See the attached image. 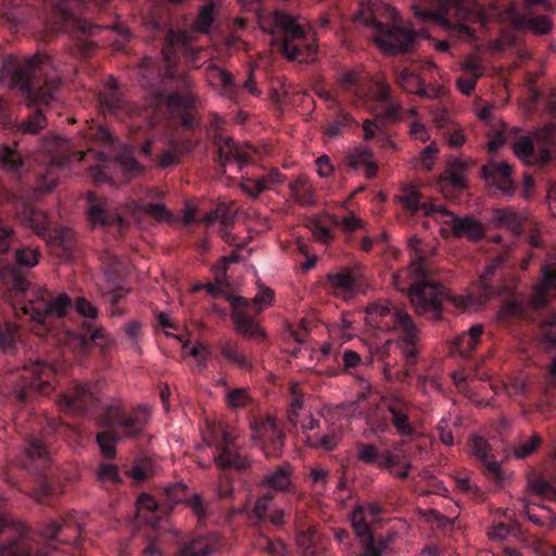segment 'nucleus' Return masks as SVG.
<instances>
[{
  "label": "nucleus",
  "mask_w": 556,
  "mask_h": 556,
  "mask_svg": "<svg viewBox=\"0 0 556 556\" xmlns=\"http://www.w3.org/2000/svg\"><path fill=\"white\" fill-rule=\"evenodd\" d=\"M495 220L498 226H505L511 229L514 232H518L519 229V218L511 211L507 208H498L494 212Z\"/></svg>",
  "instance_id": "obj_57"
},
{
  "label": "nucleus",
  "mask_w": 556,
  "mask_h": 556,
  "mask_svg": "<svg viewBox=\"0 0 556 556\" xmlns=\"http://www.w3.org/2000/svg\"><path fill=\"white\" fill-rule=\"evenodd\" d=\"M215 5L210 3L204 5L200 12L197 21L194 22L193 28L198 31L207 33L213 23V13Z\"/></svg>",
  "instance_id": "obj_59"
},
{
  "label": "nucleus",
  "mask_w": 556,
  "mask_h": 556,
  "mask_svg": "<svg viewBox=\"0 0 556 556\" xmlns=\"http://www.w3.org/2000/svg\"><path fill=\"white\" fill-rule=\"evenodd\" d=\"M213 551L214 547L207 538H198L184 544L176 556H206Z\"/></svg>",
  "instance_id": "obj_38"
},
{
  "label": "nucleus",
  "mask_w": 556,
  "mask_h": 556,
  "mask_svg": "<svg viewBox=\"0 0 556 556\" xmlns=\"http://www.w3.org/2000/svg\"><path fill=\"white\" fill-rule=\"evenodd\" d=\"M367 324L386 332H396L397 340L389 339L376 348L375 355L384 363V374L392 367V356L400 351L406 363L417 357L419 331L408 312L403 307L392 306L389 302L371 304L366 309Z\"/></svg>",
  "instance_id": "obj_1"
},
{
  "label": "nucleus",
  "mask_w": 556,
  "mask_h": 556,
  "mask_svg": "<svg viewBox=\"0 0 556 556\" xmlns=\"http://www.w3.org/2000/svg\"><path fill=\"white\" fill-rule=\"evenodd\" d=\"M150 93L153 97L155 105H159L164 100L166 105L174 110L188 109L193 105L195 100L194 96L189 91H185L181 94L174 92L165 96L162 91L151 89Z\"/></svg>",
  "instance_id": "obj_29"
},
{
  "label": "nucleus",
  "mask_w": 556,
  "mask_h": 556,
  "mask_svg": "<svg viewBox=\"0 0 556 556\" xmlns=\"http://www.w3.org/2000/svg\"><path fill=\"white\" fill-rule=\"evenodd\" d=\"M319 427V421L314 418V416L308 412L301 418L298 427H294L298 431H301L304 435V441L307 445L313 447H321L326 451H331L337 445V435L334 433L331 434H309V431H313Z\"/></svg>",
  "instance_id": "obj_20"
},
{
  "label": "nucleus",
  "mask_w": 556,
  "mask_h": 556,
  "mask_svg": "<svg viewBox=\"0 0 556 556\" xmlns=\"http://www.w3.org/2000/svg\"><path fill=\"white\" fill-rule=\"evenodd\" d=\"M116 162L125 175H135L140 173L142 169L141 165L127 150H124L118 154Z\"/></svg>",
  "instance_id": "obj_55"
},
{
  "label": "nucleus",
  "mask_w": 556,
  "mask_h": 556,
  "mask_svg": "<svg viewBox=\"0 0 556 556\" xmlns=\"http://www.w3.org/2000/svg\"><path fill=\"white\" fill-rule=\"evenodd\" d=\"M396 83L405 92L415 93L419 97L435 99L440 94V88H426L421 78L407 70L396 72Z\"/></svg>",
  "instance_id": "obj_24"
},
{
  "label": "nucleus",
  "mask_w": 556,
  "mask_h": 556,
  "mask_svg": "<svg viewBox=\"0 0 556 556\" xmlns=\"http://www.w3.org/2000/svg\"><path fill=\"white\" fill-rule=\"evenodd\" d=\"M394 201L412 213L422 211L425 216L426 206H433L432 204L422 202L421 194L413 187L403 188L401 193L394 198Z\"/></svg>",
  "instance_id": "obj_32"
},
{
  "label": "nucleus",
  "mask_w": 556,
  "mask_h": 556,
  "mask_svg": "<svg viewBox=\"0 0 556 556\" xmlns=\"http://www.w3.org/2000/svg\"><path fill=\"white\" fill-rule=\"evenodd\" d=\"M412 9L415 16L418 17L422 23L428 20H433L445 30L456 36L457 38L471 39L473 37V30L471 28L460 22L452 23L447 20L446 16L452 9H455V15L457 16L458 21L472 22L475 4L468 7L458 3L455 0H441L440 8L437 11L428 9L421 10L417 4H414Z\"/></svg>",
  "instance_id": "obj_7"
},
{
  "label": "nucleus",
  "mask_w": 556,
  "mask_h": 556,
  "mask_svg": "<svg viewBox=\"0 0 556 556\" xmlns=\"http://www.w3.org/2000/svg\"><path fill=\"white\" fill-rule=\"evenodd\" d=\"M317 541V531L314 526L301 529L299 527L296 534V542L303 548L304 552L311 553L312 548Z\"/></svg>",
  "instance_id": "obj_53"
},
{
  "label": "nucleus",
  "mask_w": 556,
  "mask_h": 556,
  "mask_svg": "<svg viewBox=\"0 0 556 556\" xmlns=\"http://www.w3.org/2000/svg\"><path fill=\"white\" fill-rule=\"evenodd\" d=\"M416 37L415 31L403 27L378 25V31L375 34L374 40L386 53L407 52L413 48Z\"/></svg>",
  "instance_id": "obj_14"
},
{
  "label": "nucleus",
  "mask_w": 556,
  "mask_h": 556,
  "mask_svg": "<svg viewBox=\"0 0 556 556\" xmlns=\"http://www.w3.org/2000/svg\"><path fill=\"white\" fill-rule=\"evenodd\" d=\"M252 439L261 443L264 454L277 457L283 446V434L271 416L254 417L251 420Z\"/></svg>",
  "instance_id": "obj_13"
},
{
  "label": "nucleus",
  "mask_w": 556,
  "mask_h": 556,
  "mask_svg": "<svg viewBox=\"0 0 556 556\" xmlns=\"http://www.w3.org/2000/svg\"><path fill=\"white\" fill-rule=\"evenodd\" d=\"M520 502L523 505V513L533 523L546 527L548 529H553L556 527V516L553 515L546 507H541L543 514L536 516L535 514H532L530 511L529 503L526 498H521Z\"/></svg>",
  "instance_id": "obj_43"
},
{
  "label": "nucleus",
  "mask_w": 556,
  "mask_h": 556,
  "mask_svg": "<svg viewBox=\"0 0 556 556\" xmlns=\"http://www.w3.org/2000/svg\"><path fill=\"white\" fill-rule=\"evenodd\" d=\"M291 473L292 469L289 465L277 467L264 476L262 485L275 491H286L291 485Z\"/></svg>",
  "instance_id": "obj_30"
},
{
  "label": "nucleus",
  "mask_w": 556,
  "mask_h": 556,
  "mask_svg": "<svg viewBox=\"0 0 556 556\" xmlns=\"http://www.w3.org/2000/svg\"><path fill=\"white\" fill-rule=\"evenodd\" d=\"M0 163L7 170L16 175L21 174L23 163L18 152L15 149L9 147H0Z\"/></svg>",
  "instance_id": "obj_40"
},
{
  "label": "nucleus",
  "mask_w": 556,
  "mask_h": 556,
  "mask_svg": "<svg viewBox=\"0 0 556 556\" xmlns=\"http://www.w3.org/2000/svg\"><path fill=\"white\" fill-rule=\"evenodd\" d=\"M471 453L475 457L480 459L485 466L486 470L494 476L498 481L503 479L500 463L491 454V446L483 438L475 437L471 443Z\"/></svg>",
  "instance_id": "obj_27"
},
{
  "label": "nucleus",
  "mask_w": 556,
  "mask_h": 556,
  "mask_svg": "<svg viewBox=\"0 0 556 556\" xmlns=\"http://www.w3.org/2000/svg\"><path fill=\"white\" fill-rule=\"evenodd\" d=\"M483 330V326L477 324L470 327L468 331L463 332L456 338L454 345L460 356H468L476 349Z\"/></svg>",
  "instance_id": "obj_28"
},
{
  "label": "nucleus",
  "mask_w": 556,
  "mask_h": 556,
  "mask_svg": "<svg viewBox=\"0 0 556 556\" xmlns=\"http://www.w3.org/2000/svg\"><path fill=\"white\" fill-rule=\"evenodd\" d=\"M119 438L111 431H103L97 434V442L104 457L112 458L115 455V442Z\"/></svg>",
  "instance_id": "obj_56"
},
{
  "label": "nucleus",
  "mask_w": 556,
  "mask_h": 556,
  "mask_svg": "<svg viewBox=\"0 0 556 556\" xmlns=\"http://www.w3.org/2000/svg\"><path fill=\"white\" fill-rule=\"evenodd\" d=\"M293 199L301 205L315 204L314 189L306 176L300 175L289 185Z\"/></svg>",
  "instance_id": "obj_34"
},
{
  "label": "nucleus",
  "mask_w": 556,
  "mask_h": 556,
  "mask_svg": "<svg viewBox=\"0 0 556 556\" xmlns=\"http://www.w3.org/2000/svg\"><path fill=\"white\" fill-rule=\"evenodd\" d=\"M382 410H386L383 402L367 418L368 426L376 433L384 432L389 427L388 418L382 415Z\"/></svg>",
  "instance_id": "obj_62"
},
{
  "label": "nucleus",
  "mask_w": 556,
  "mask_h": 556,
  "mask_svg": "<svg viewBox=\"0 0 556 556\" xmlns=\"http://www.w3.org/2000/svg\"><path fill=\"white\" fill-rule=\"evenodd\" d=\"M264 33L271 36L270 45L278 46L282 55L289 61L311 62L317 46L307 39V34L299 20L281 11L260 22Z\"/></svg>",
  "instance_id": "obj_5"
},
{
  "label": "nucleus",
  "mask_w": 556,
  "mask_h": 556,
  "mask_svg": "<svg viewBox=\"0 0 556 556\" xmlns=\"http://www.w3.org/2000/svg\"><path fill=\"white\" fill-rule=\"evenodd\" d=\"M333 292L337 295L349 298L353 295L358 286V275L352 269H342L327 276Z\"/></svg>",
  "instance_id": "obj_25"
},
{
  "label": "nucleus",
  "mask_w": 556,
  "mask_h": 556,
  "mask_svg": "<svg viewBox=\"0 0 556 556\" xmlns=\"http://www.w3.org/2000/svg\"><path fill=\"white\" fill-rule=\"evenodd\" d=\"M264 33L271 36L270 45L278 46L282 55L289 61L311 62L317 46L307 39V34L299 20L281 11L260 22Z\"/></svg>",
  "instance_id": "obj_4"
},
{
  "label": "nucleus",
  "mask_w": 556,
  "mask_h": 556,
  "mask_svg": "<svg viewBox=\"0 0 556 556\" xmlns=\"http://www.w3.org/2000/svg\"><path fill=\"white\" fill-rule=\"evenodd\" d=\"M514 27L516 29L527 28L535 35H545L552 30V22L545 15H539L528 18H517L514 21Z\"/></svg>",
  "instance_id": "obj_36"
},
{
  "label": "nucleus",
  "mask_w": 556,
  "mask_h": 556,
  "mask_svg": "<svg viewBox=\"0 0 556 556\" xmlns=\"http://www.w3.org/2000/svg\"><path fill=\"white\" fill-rule=\"evenodd\" d=\"M26 223L37 235L46 239V232L50 223L45 212L38 210L29 211Z\"/></svg>",
  "instance_id": "obj_47"
},
{
  "label": "nucleus",
  "mask_w": 556,
  "mask_h": 556,
  "mask_svg": "<svg viewBox=\"0 0 556 556\" xmlns=\"http://www.w3.org/2000/svg\"><path fill=\"white\" fill-rule=\"evenodd\" d=\"M108 1L109 0H58L54 11L63 21L62 28L71 31L77 40L84 41V46H87L89 43L85 41L83 36H93L100 27L96 24L88 23L86 20L74 17L72 9L88 2H94L96 5H99Z\"/></svg>",
  "instance_id": "obj_12"
},
{
  "label": "nucleus",
  "mask_w": 556,
  "mask_h": 556,
  "mask_svg": "<svg viewBox=\"0 0 556 556\" xmlns=\"http://www.w3.org/2000/svg\"><path fill=\"white\" fill-rule=\"evenodd\" d=\"M215 463L220 469L236 468L243 469L250 464V460L245 456H241L232 447H223L218 456L214 457Z\"/></svg>",
  "instance_id": "obj_35"
},
{
  "label": "nucleus",
  "mask_w": 556,
  "mask_h": 556,
  "mask_svg": "<svg viewBox=\"0 0 556 556\" xmlns=\"http://www.w3.org/2000/svg\"><path fill=\"white\" fill-rule=\"evenodd\" d=\"M543 331V344L546 350H551L556 346V316H552L549 319L542 321Z\"/></svg>",
  "instance_id": "obj_60"
},
{
  "label": "nucleus",
  "mask_w": 556,
  "mask_h": 556,
  "mask_svg": "<svg viewBox=\"0 0 556 556\" xmlns=\"http://www.w3.org/2000/svg\"><path fill=\"white\" fill-rule=\"evenodd\" d=\"M542 443V438L534 433L528 440L519 442L513 447V453L517 458H526L532 455Z\"/></svg>",
  "instance_id": "obj_49"
},
{
  "label": "nucleus",
  "mask_w": 556,
  "mask_h": 556,
  "mask_svg": "<svg viewBox=\"0 0 556 556\" xmlns=\"http://www.w3.org/2000/svg\"><path fill=\"white\" fill-rule=\"evenodd\" d=\"M383 406L390 415L392 425L396 432L403 437H410L416 433L413 424L409 421L408 406L400 399L383 401Z\"/></svg>",
  "instance_id": "obj_21"
},
{
  "label": "nucleus",
  "mask_w": 556,
  "mask_h": 556,
  "mask_svg": "<svg viewBox=\"0 0 556 556\" xmlns=\"http://www.w3.org/2000/svg\"><path fill=\"white\" fill-rule=\"evenodd\" d=\"M207 80L211 85L220 88V92L225 97H232L236 86L232 76L225 70L217 66H210L207 72Z\"/></svg>",
  "instance_id": "obj_33"
},
{
  "label": "nucleus",
  "mask_w": 556,
  "mask_h": 556,
  "mask_svg": "<svg viewBox=\"0 0 556 556\" xmlns=\"http://www.w3.org/2000/svg\"><path fill=\"white\" fill-rule=\"evenodd\" d=\"M150 410L148 407H138L131 414L122 415L118 404L109 405L102 416L101 424L105 427L118 428L119 438H136L141 434L149 421Z\"/></svg>",
  "instance_id": "obj_11"
},
{
  "label": "nucleus",
  "mask_w": 556,
  "mask_h": 556,
  "mask_svg": "<svg viewBox=\"0 0 556 556\" xmlns=\"http://www.w3.org/2000/svg\"><path fill=\"white\" fill-rule=\"evenodd\" d=\"M527 490L531 495H536L544 500L556 501V485L546 481L542 477L535 476L529 479Z\"/></svg>",
  "instance_id": "obj_37"
},
{
  "label": "nucleus",
  "mask_w": 556,
  "mask_h": 556,
  "mask_svg": "<svg viewBox=\"0 0 556 556\" xmlns=\"http://www.w3.org/2000/svg\"><path fill=\"white\" fill-rule=\"evenodd\" d=\"M49 63L48 58L38 56L16 63V59L11 55L4 60L0 68V84L18 88L29 103L47 104L53 98L56 83L45 81L42 86L38 75L46 72Z\"/></svg>",
  "instance_id": "obj_3"
},
{
  "label": "nucleus",
  "mask_w": 556,
  "mask_h": 556,
  "mask_svg": "<svg viewBox=\"0 0 556 556\" xmlns=\"http://www.w3.org/2000/svg\"><path fill=\"white\" fill-rule=\"evenodd\" d=\"M285 180L286 176L277 168H273L263 177H242L241 188L250 197L257 198L264 191L270 190L273 186L282 185Z\"/></svg>",
  "instance_id": "obj_23"
},
{
  "label": "nucleus",
  "mask_w": 556,
  "mask_h": 556,
  "mask_svg": "<svg viewBox=\"0 0 556 556\" xmlns=\"http://www.w3.org/2000/svg\"><path fill=\"white\" fill-rule=\"evenodd\" d=\"M72 306L71 298L66 293H60L52 298L47 290H38L29 294L23 306L24 314L30 316L35 323L33 331L39 336H46L47 320L50 317H62Z\"/></svg>",
  "instance_id": "obj_6"
},
{
  "label": "nucleus",
  "mask_w": 556,
  "mask_h": 556,
  "mask_svg": "<svg viewBox=\"0 0 556 556\" xmlns=\"http://www.w3.org/2000/svg\"><path fill=\"white\" fill-rule=\"evenodd\" d=\"M20 533L21 530L15 523L5 516H0V548H4L7 542H13Z\"/></svg>",
  "instance_id": "obj_52"
},
{
  "label": "nucleus",
  "mask_w": 556,
  "mask_h": 556,
  "mask_svg": "<svg viewBox=\"0 0 556 556\" xmlns=\"http://www.w3.org/2000/svg\"><path fill=\"white\" fill-rule=\"evenodd\" d=\"M408 247L412 252L410 262L394 276V286L399 291L408 293L417 314L440 319L446 292L431 280L433 270L426 263L427 253L421 249L419 240L409 239Z\"/></svg>",
  "instance_id": "obj_2"
},
{
  "label": "nucleus",
  "mask_w": 556,
  "mask_h": 556,
  "mask_svg": "<svg viewBox=\"0 0 556 556\" xmlns=\"http://www.w3.org/2000/svg\"><path fill=\"white\" fill-rule=\"evenodd\" d=\"M100 104L102 109H106L111 113H116L121 106V99L116 92V83L111 79L100 93Z\"/></svg>",
  "instance_id": "obj_39"
},
{
  "label": "nucleus",
  "mask_w": 556,
  "mask_h": 556,
  "mask_svg": "<svg viewBox=\"0 0 556 556\" xmlns=\"http://www.w3.org/2000/svg\"><path fill=\"white\" fill-rule=\"evenodd\" d=\"M515 155L526 164H534V146L531 138L522 137L513 143Z\"/></svg>",
  "instance_id": "obj_45"
},
{
  "label": "nucleus",
  "mask_w": 556,
  "mask_h": 556,
  "mask_svg": "<svg viewBox=\"0 0 556 556\" xmlns=\"http://www.w3.org/2000/svg\"><path fill=\"white\" fill-rule=\"evenodd\" d=\"M503 262L504 257L500 255L485 267L478 282L480 292L479 296H473L472 294H463L450 296L448 300L459 311H467L481 305V303L489 296L491 292L490 278ZM445 299H447V296Z\"/></svg>",
  "instance_id": "obj_16"
},
{
  "label": "nucleus",
  "mask_w": 556,
  "mask_h": 556,
  "mask_svg": "<svg viewBox=\"0 0 556 556\" xmlns=\"http://www.w3.org/2000/svg\"><path fill=\"white\" fill-rule=\"evenodd\" d=\"M226 299L232 306L231 319L235 323V330L249 338V339H264L265 332L249 316H247L245 308H248V301L242 296L227 294Z\"/></svg>",
  "instance_id": "obj_17"
},
{
  "label": "nucleus",
  "mask_w": 556,
  "mask_h": 556,
  "mask_svg": "<svg viewBox=\"0 0 556 556\" xmlns=\"http://www.w3.org/2000/svg\"><path fill=\"white\" fill-rule=\"evenodd\" d=\"M248 301V307H252L255 314L262 313L266 307H269L274 302V292L267 287H260L258 292L252 300Z\"/></svg>",
  "instance_id": "obj_44"
},
{
  "label": "nucleus",
  "mask_w": 556,
  "mask_h": 556,
  "mask_svg": "<svg viewBox=\"0 0 556 556\" xmlns=\"http://www.w3.org/2000/svg\"><path fill=\"white\" fill-rule=\"evenodd\" d=\"M363 539V545L367 556H380L387 548V541L382 538H375L371 532Z\"/></svg>",
  "instance_id": "obj_63"
},
{
  "label": "nucleus",
  "mask_w": 556,
  "mask_h": 556,
  "mask_svg": "<svg viewBox=\"0 0 556 556\" xmlns=\"http://www.w3.org/2000/svg\"><path fill=\"white\" fill-rule=\"evenodd\" d=\"M100 390L99 382L76 384L70 392L62 395L60 405L71 413L81 412L100 401Z\"/></svg>",
  "instance_id": "obj_15"
},
{
  "label": "nucleus",
  "mask_w": 556,
  "mask_h": 556,
  "mask_svg": "<svg viewBox=\"0 0 556 556\" xmlns=\"http://www.w3.org/2000/svg\"><path fill=\"white\" fill-rule=\"evenodd\" d=\"M442 181L448 182L457 189H464L466 187V177L460 162H454L450 165L445 176L442 178Z\"/></svg>",
  "instance_id": "obj_51"
},
{
  "label": "nucleus",
  "mask_w": 556,
  "mask_h": 556,
  "mask_svg": "<svg viewBox=\"0 0 556 556\" xmlns=\"http://www.w3.org/2000/svg\"><path fill=\"white\" fill-rule=\"evenodd\" d=\"M90 206L88 208V218L93 227L105 226L119 220L116 214H110L104 206V203L94 202L96 195L93 193L88 194Z\"/></svg>",
  "instance_id": "obj_31"
},
{
  "label": "nucleus",
  "mask_w": 556,
  "mask_h": 556,
  "mask_svg": "<svg viewBox=\"0 0 556 556\" xmlns=\"http://www.w3.org/2000/svg\"><path fill=\"white\" fill-rule=\"evenodd\" d=\"M226 402L230 408H241L250 404L251 397L247 389H233L226 394Z\"/></svg>",
  "instance_id": "obj_58"
},
{
  "label": "nucleus",
  "mask_w": 556,
  "mask_h": 556,
  "mask_svg": "<svg viewBox=\"0 0 556 556\" xmlns=\"http://www.w3.org/2000/svg\"><path fill=\"white\" fill-rule=\"evenodd\" d=\"M54 377V369L49 364L42 362L27 364L17 370L16 379L12 380L15 384L13 392L18 401L26 399L27 391L46 394L52 389Z\"/></svg>",
  "instance_id": "obj_9"
},
{
  "label": "nucleus",
  "mask_w": 556,
  "mask_h": 556,
  "mask_svg": "<svg viewBox=\"0 0 556 556\" xmlns=\"http://www.w3.org/2000/svg\"><path fill=\"white\" fill-rule=\"evenodd\" d=\"M426 216L431 217L441 226L442 232H452L454 237H467L470 240H479L484 236L482 224L471 216L459 218L444 206H426Z\"/></svg>",
  "instance_id": "obj_10"
},
{
  "label": "nucleus",
  "mask_w": 556,
  "mask_h": 556,
  "mask_svg": "<svg viewBox=\"0 0 556 556\" xmlns=\"http://www.w3.org/2000/svg\"><path fill=\"white\" fill-rule=\"evenodd\" d=\"M18 327L15 324L5 323L0 327V352L7 351L15 341Z\"/></svg>",
  "instance_id": "obj_64"
},
{
  "label": "nucleus",
  "mask_w": 556,
  "mask_h": 556,
  "mask_svg": "<svg viewBox=\"0 0 556 556\" xmlns=\"http://www.w3.org/2000/svg\"><path fill=\"white\" fill-rule=\"evenodd\" d=\"M551 290L556 291V265H545L542 268V281L534 288L531 305L535 309L544 306Z\"/></svg>",
  "instance_id": "obj_26"
},
{
  "label": "nucleus",
  "mask_w": 556,
  "mask_h": 556,
  "mask_svg": "<svg viewBox=\"0 0 556 556\" xmlns=\"http://www.w3.org/2000/svg\"><path fill=\"white\" fill-rule=\"evenodd\" d=\"M482 174L490 187L505 195L514 194L515 185L511 178V166L507 162L491 161L483 166Z\"/></svg>",
  "instance_id": "obj_18"
},
{
  "label": "nucleus",
  "mask_w": 556,
  "mask_h": 556,
  "mask_svg": "<svg viewBox=\"0 0 556 556\" xmlns=\"http://www.w3.org/2000/svg\"><path fill=\"white\" fill-rule=\"evenodd\" d=\"M71 149V142L62 137L51 135L45 138L42 150L50 161L47 166L36 170L35 190L41 193L51 192L59 184L58 168L64 162V155Z\"/></svg>",
  "instance_id": "obj_8"
},
{
  "label": "nucleus",
  "mask_w": 556,
  "mask_h": 556,
  "mask_svg": "<svg viewBox=\"0 0 556 556\" xmlns=\"http://www.w3.org/2000/svg\"><path fill=\"white\" fill-rule=\"evenodd\" d=\"M397 10L393 7L384 4L380 0H368L361 8L357 18L362 20L367 26H372L378 31V25H383L378 20L387 16L391 18H397Z\"/></svg>",
  "instance_id": "obj_22"
},
{
  "label": "nucleus",
  "mask_w": 556,
  "mask_h": 556,
  "mask_svg": "<svg viewBox=\"0 0 556 556\" xmlns=\"http://www.w3.org/2000/svg\"><path fill=\"white\" fill-rule=\"evenodd\" d=\"M188 37L185 33H175L170 31L167 37V43L162 50L163 59L169 68L172 66V62L175 58L174 46L176 43L186 45Z\"/></svg>",
  "instance_id": "obj_50"
},
{
  "label": "nucleus",
  "mask_w": 556,
  "mask_h": 556,
  "mask_svg": "<svg viewBox=\"0 0 556 556\" xmlns=\"http://www.w3.org/2000/svg\"><path fill=\"white\" fill-rule=\"evenodd\" d=\"M357 456L363 463L369 465L376 464L377 466L381 459V453H379L378 447L372 444H359L357 446Z\"/></svg>",
  "instance_id": "obj_61"
},
{
  "label": "nucleus",
  "mask_w": 556,
  "mask_h": 556,
  "mask_svg": "<svg viewBox=\"0 0 556 556\" xmlns=\"http://www.w3.org/2000/svg\"><path fill=\"white\" fill-rule=\"evenodd\" d=\"M529 389V379L526 376L518 375L510 377L503 383V390L509 397L527 394Z\"/></svg>",
  "instance_id": "obj_42"
},
{
  "label": "nucleus",
  "mask_w": 556,
  "mask_h": 556,
  "mask_svg": "<svg viewBox=\"0 0 556 556\" xmlns=\"http://www.w3.org/2000/svg\"><path fill=\"white\" fill-rule=\"evenodd\" d=\"M219 151V164L226 166L229 162L235 161L239 167H243L250 162L254 152L249 144H238L230 137H219L216 139Z\"/></svg>",
  "instance_id": "obj_19"
},
{
  "label": "nucleus",
  "mask_w": 556,
  "mask_h": 556,
  "mask_svg": "<svg viewBox=\"0 0 556 556\" xmlns=\"http://www.w3.org/2000/svg\"><path fill=\"white\" fill-rule=\"evenodd\" d=\"M292 402L290 404V409L288 413V419L293 427H298L299 422L303 415L308 413L303 406V400L300 395L295 393V387H292Z\"/></svg>",
  "instance_id": "obj_54"
},
{
  "label": "nucleus",
  "mask_w": 556,
  "mask_h": 556,
  "mask_svg": "<svg viewBox=\"0 0 556 556\" xmlns=\"http://www.w3.org/2000/svg\"><path fill=\"white\" fill-rule=\"evenodd\" d=\"M350 519L352 527L358 538H364L370 533V519L367 517L366 510L363 509L361 506L356 507L352 511Z\"/></svg>",
  "instance_id": "obj_46"
},
{
  "label": "nucleus",
  "mask_w": 556,
  "mask_h": 556,
  "mask_svg": "<svg viewBox=\"0 0 556 556\" xmlns=\"http://www.w3.org/2000/svg\"><path fill=\"white\" fill-rule=\"evenodd\" d=\"M220 353L225 359L240 368H247L249 366L247 357L240 353L238 346L231 342L220 344Z\"/></svg>",
  "instance_id": "obj_48"
},
{
  "label": "nucleus",
  "mask_w": 556,
  "mask_h": 556,
  "mask_svg": "<svg viewBox=\"0 0 556 556\" xmlns=\"http://www.w3.org/2000/svg\"><path fill=\"white\" fill-rule=\"evenodd\" d=\"M47 126V118L41 111H36L26 121L16 125L20 134H37Z\"/></svg>",
  "instance_id": "obj_41"
}]
</instances>
